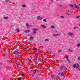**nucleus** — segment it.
I'll return each instance as SVG.
<instances>
[{
	"instance_id": "2",
	"label": "nucleus",
	"mask_w": 80,
	"mask_h": 80,
	"mask_svg": "<svg viewBox=\"0 0 80 80\" xmlns=\"http://www.w3.org/2000/svg\"><path fill=\"white\" fill-rule=\"evenodd\" d=\"M37 19L38 20H41L43 19V18L40 17V16H38L37 17Z\"/></svg>"
},
{
	"instance_id": "32",
	"label": "nucleus",
	"mask_w": 80,
	"mask_h": 80,
	"mask_svg": "<svg viewBox=\"0 0 80 80\" xmlns=\"http://www.w3.org/2000/svg\"><path fill=\"white\" fill-rule=\"evenodd\" d=\"M78 60H80V57H79L78 58Z\"/></svg>"
},
{
	"instance_id": "23",
	"label": "nucleus",
	"mask_w": 80,
	"mask_h": 80,
	"mask_svg": "<svg viewBox=\"0 0 80 80\" xmlns=\"http://www.w3.org/2000/svg\"><path fill=\"white\" fill-rule=\"evenodd\" d=\"M70 7H73V5H72V4H70Z\"/></svg>"
},
{
	"instance_id": "20",
	"label": "nucleus",
	"mask_w": 80,
	"mask_h": 80,
	"mask_svg": "<svg viewBox=\"0 0 80 80\" xmlns=\"http://www.w3.org/2000/svg\"><path fill=\"white\" fill-rule=\"evenodd\" d=\"M22 6L24 8L26 7V5H22Z\"/></svg>"
},
{
	"instance_id": "44",
	"label": "nucleus",
	"mask_w": 80,
	"mask_h": 80,
	"mask_svg": "<svg viewBox=\"0 0 80 80\" xmlns=\"http://www.w3.org/2000/svg\"><path fill=\"white\" fill-rule=\"evenodd\" d=\"M57 0V1H58V0Z\"/></svg>"
},
{
	"instance_id": "27",
	"label": "nucleus",
	"mask_w": 80,
	"mask_h": 80,
	"mask_svg": "<svg viewBox=\"0 0 80 80\" xmlns=\"http://www.w3.org/2000/svg\"><path fill=\"white\" fill-rule=\"evenodd\" d=\"M62 50H58V52H62Z\"/></svg>"
},
{
	"instance_id": "4",
	"label": "nucleus",
	"mask_w": 80,
	"mask_h": 80,
	"mask_svg": "<svg viewBox=\"0 0 80 80\" xmlns=\"http://www.w3.org/2000/svg\"><path fill=\"white\" fill-rule=\"evenodd\" d=\"M61 35V34H54L52 35L53 37L59 36Z\"/></svg>"
},
{
	"instance_id": "19",
	"label": "nucleus",
	"mask_w": 80,
	"mask_h": 80,
	"mask_svg": "<svg viewBox=\"0 0 80 80\" xmlns=\"http://www.w3.org/2000/svg\"><path fill=\"white\" fill-rule=\"evenodd\" d=\"M73 67L75 68V67H76V64H73Z\"/></svg>"
},
{
	"instance_id": "37",
	"label": "nucleus",
	"mask_w": 80,
	"mask_h": 80,
	"mask_svg": "<svg viewBox=\"0 0 80 80\" xmlns=\"http://www.w3.org/2000/svg\"><path fill=\"white\" fill-rule=\"evenodd\" d=\"M17 54H16V55H18L19 53H17Z\"/></svg>"
},
{
	"instance_id": "12",
	"label": "nucleus",
	"mask_w": 80,
	"mask_h": 80,
	"mask_svg": "<svg viewBox=\"0 0 80 80\" xmlns=\"http://www.w3.org/2000/svg\"><path fill=\"white\" fill-rule=\"evenodd\" d=\"M76 46H77V47H80V44L79 43L78 44H77Z\"/></svg>"
},
{
	"instance_id": "42",
	"label": "nucleus",
	"mask_w": 80,
	"mask_h": 80,
	"mask_svg": "<svg viewBox=\"0 0 80 80\" xmlns=\"http://www.w3.org/2000/svg\"><path fill=\"white\" fill-rule=\"evenodd\" d=\"M12 26H11V28H12Z\"/></svg>"
},
{
	"instance_id": "35",
	"label": "nucleus",
	"mask_w": 80,
	"mask_h": 80,
	"mask_svg": "<svg viewBox=\"0 0 80 80\" xmlns=\"http://www.w3.org/2000/svg\"><path fill=\"white\" fill-rule=\"evenodd\" d=\"M50 2H53V0H50Z\"/></svg>"
},
{
	"instance_id": "16",
	"label": "nucleus",
	"mask_w": 80,
	"mask_h": 80,
	"mask_svg": "<svg viewBox=\"0 0 80 80\" xmlns=\"http://www.w3.org/2000/svg\"><path fill=\"white\" fill-rule=\"evenodd\" d=\"M51 28H52V29L54 28H55V26H51Z\"/></svg>"
},
{
	"instance_id": "1",
	"label": "nucleus",
	"mask_w": 80,
	"mask_h": 80,
	"mask_svg": "<svg viewBox=\"0 0 80 80\" xmlns=\"http://www.w3.org/2000/svg\"><path fill=\"white\" fill-rule=\"evenodd\" d=\"M38 28H33L32 30L33 34H36V33H37V32L38 31Z\"/></svg>"
},
{
	"instance_id": "39",
	"label": "nucleus",
	"mask_w": 80,
	"mask_h": 80,
	"mask_svg": "<svg viewBox=\"0 0 80 80\" xmlns=\"http://www.w3.org/2000/svg\"><path fill=\"white\" fill-rule=\"evenodd\" d=\"M67 15H68L69 16V14H68V13H67Z\"/></svg>"
},
{
	"instance_id": "10",
	"label": "nucleus",
	"mask_w": 80,
	"mask_h": 80,
	"mask_svg": "<svg viewBox=\"0 0 80 80\" xmlns=\"http://www.w3.org/2000/svg\"><path fill=\"white\" fill-rule=\"evenodd\" d=\"M25 33H29L30 32V30H28L25 31Z\"/></svg>"
},
{
	"instance_id": "9",
	"label": "nucleus",
	"mask_w": 80,
	"mask_h": 80,
	"mask_svg": "<svg viewBox=\"0 0 80 80\" xmlns=\"http://www.w3.org/2000/svg\"><path fill=\"white\" fill-rule=\"evenodd\" d=\"M33 72L34 73H37L38 72L37 69H34L33 70Z\"/></svg>"
},
{
	"instance_id": "38",
	"label": "nucleus",
	"mask_w": 80,
	"mask_h": 80,
	"mask_svg": "<svg viewBox=\"0 0 80 80\" xmlns=\"http://www.w3.org/2000/svg\"><path fill=\"white\" fill-rule=\"evenodd\" d=\"M73 28L74 29H75L76 28V27H74V28Z\"/></svg>"
},
{
	"instance_id": "18",
	"label": "nucleus",
	"mask_w": 80,
	"mask_h": 80,
	"mask_svg": "<svg viewBox=\"0 0 80 80\" xmlns=\"http://www.w3.org/2000/svg\"><path fill=\"white\" fill-rule=\"evenodd\" d=\"M38 60L39 61H42V59L41 58H38Z\"/></svg>"
},
{
	"instance_id": "22",
	"label": "nucleus",
	"mask_w": 80,
	"mask_h": 80,
	"mask_svg": "<svg viewBox=\"0 0 80 80\" xmlns=\"http://www.w3.org/2000/svg\"><path fill=\"white\" fill-rule=\"evenodd\" d=\"M6 2H9L10 1L9 0H5Z\"/></svg>"
},
{
	"instance_id": "21",
	"label": "nucleus",
	"mask_w": 80,
	"mask_h": 80,
	"mask_svg": "<svg viewBox=\"0 0 80 80\" xmlns=\"http://www.w3.org/2000/svg\"><path fill=\"white\" fill-rule=\"evenodd\" d=\"M69 51L70 52H73V50H71V49H69Z\"/></svg>"
},
{
	"instance_id": "6",
	"label": "nucleus",
	"mask_w": 80,
	"mask_h": 80,
	"mask_svg": "<svg viewBox=\"0 0 80 80\" xmlns=\"http://www.w3.org/2000/svg\"><path fill=\"white\" fill-rule=\"evenodd\" d=\"M41 27H42V28H47V27L43 25H41Z\"/></svg>"
},
{
	"instance_id": "29",
	"label": "nucleus",
	"mask_w": 80,
	"mask_h": 80,
	"mask_svg": "<svg viewBox=\"0 0 80 80\" xmlns=\"http://www.w3.org/2000/svg\"><path fill=\"white\" fill-rule=\"evenodd\" d=\"M17 32H19V29H17Z\"/></svg>"
},
{
	"instance_id": "3",
	"label": "nucleus",
	"mask_w": 80,
	"mask_h": 80,
	"mask_svg": "<svg viewBox=\"0 0 80 80\" xmlns=\"http://www.w3.org/2000/svg\"><path fill=\"white\" fill-rule=\"evenodd\" d=\"M68 35H69V36H72L73 35V33L71 32H69L68 33Z\"/></svg>"
},
{
	"instance_id": "26",
	"label": "nucleus",
	"mask_w": 80,
	"mask_h": 80,
	"mask_svg": "<svg viewBox=\"0 0 80 80\" xmlns=\"http://www.w3.org/2000/svg\"><path fill=\"white\" fill-rule=\"evenodd\" d=\"M61 76H64V74L63 73H61Z\"/></svg>"
},
{
	"instance_id": "30",
	"label": "nucleus",
	"mask_w": 80,
	"mask_h": 80,
	"mask_svg": "<svg viewBox=\"0 0 80 80\" xmlns=\"http://www.w3.org/2000/svg\"><path fill=\"white\" fill-rule=\"evenodd\" d=\"M60 17H61V18H64V16H60Z\"/></svg>"
},
{
	"instance_id": "25",
	"label": "nucleus",
	"mask_w": 80,
	"mask_h": 80,
	"mask_svg": "<svg viewBox=\"0 0 80 80\" xmlns=\"http://www.w3.org/2000/svg\"><path fill=\"white\" fill-rule=\"evenodd\" d=\"M26 26H27V27H28V26H29V24L28 23H27L26 24Z\"/></svg>"
},
{
	"instance_id": "13",
	"label": "nucleus",
	"mask_w": 80,
	"mask_h": 80,
	"mask_svg": "<svg viewBox=\"0 0 80 80\" xmlns=\"http://www.w3.org/2000/svg\"><path fill=\"white\" fill-rule=\"evenodd\" d=\"M45 42H48V41H49V39H46L45 40Z\"/></svg>"
},
{
	"instance_id": "33",
	"label": "nucleus",
	"mask_w": 80,
	"mask_h": 80,
	"mask_svg": "<svg viewBox=\"0 0 80 80\" xmlns=\"http://www.w3.org/2000/svg\"><path fill=\"white\" fill-rule=\"evenodd\" d=\"M21 75H22V76H24V74L22 73L21 74Z\"/></svg>"
},
{
	"instance_id": "11",
	"label": "nucleus",
	"mask_w": 80,
	"mask_h": 80,
	"mask_svg": "<svg viewBox=\"0 0 80 80\" xmlns=\"http://www.w3.org/2000/svg\"><path fill=\"white\" fill-rule=\"evenodd\" d=\"M29 40H33V37H31L29 39Z\"/></svg>"
},
{
	"instance_id": "31",
	"label": "nucleus",
	"mask_w": 80,
	"mask_h": 80,
	"mask_svg": "<svg viewBox=\"0 0 80 80\" xmlns=\"http://www.w3.org/2000/svg\"><path fill=\"white\" fill-rule=\"evenodd\" d=\"M18 80H21V78H18Z\"/></svg>"
},
{
	"instance_id": "7",
	"label": "nucleus",
	"mask_w": 80,
	"mask_h": 80,
	"mask_svg": "<svg viewBox=\"0 0 80 80\" xmlns=\"http://www.w3.org/2000/svg\"><path fill=\"white\" fill-rule=\"evenodd\" d=\"M65 57L66 59L67 60L68 62H70L69 60V59H68V56H65Z\"/></svg>"
},
{
	"instance_id": "5",
	"label": "nucleus",
	"mask_w": 80,
	"mask_h": 80,
	"mask_svg": "<svg viewBox=\"0 0 80 80\" xmlns=\"http://www.w3.org/2000/svg\"><path fill=\"white\" fill-rule=\"evenodd\" d=\"M63 67H64L63 66H61L59 67V68L60 69V70L61 71H62V70H63Z\"/></svg>"
},
{
	"instance_id": "8",
	"label": "nucleus",
	"mask_w": 80,
	"mask_h": 80,
	"mask_svg": "<svg viewBox=\"0 0 80 80\" xmlns=\"http://www.w3.org/2000/svg\"><path fill=\"white\" fill-rule=\"evenodd\" d=\"M74 5L75 7V8H77V9H79V8H80L79 7H78V6H77L75 4H74Z\"/></svg>"
},
{
	"instance_id": "41",
	"label": "nucleus",
	"mask_w": 80,
	"mask_h": 80,
	"mask_svg": "<svg viewBox=\"0 0 80 80\" xmlns=\"http://www.w3.org/2000/svg\"><path fill=\"white\" fill-rule=\"evenodd\" d=\"M32 27V26H29V27Z\"/></svg>"
},
{
	"instance_id": "34",
	"label": "nucleus",
	"mask_w": 80,
	"mask_h": 80,
	"mask_svg": "<svg viewBox=\"0 0 80 80\" xmlns=\"http://www.w3.org/2000/svg\"><path fill=\"white\" fill-rule=\"evenodd\" d=\"M15 52L17 53H18V51H16Z\"/></svg>"
},
{
	"instance_id": "36",
	"label": "nucleus",
	"mask_w": 80,
	"mask_h": 80,
	"mask_svg": "<svg viewBox=\"0 0 80 80\" xmlns=\"http://www.w3.org/2000/svg\"><path fill=\"white\" fill-rule=\"evenodd\" d=\"M79 17V16H77L76 17V18H78Z\"/></svg>"
},
{
	"instance_id": "17",
	"label": "nucleus",
	"mask_w": 80,
	"mask_h": 80,
	"mask_svg": "<svg viewBox=\"0 0 80 80\" xmlns=\"http://www.w3.org/2000/svg\"><path fill=\"white\" fill-rule=\"evenodd\" d=\"M43 22H47V20L45 19H43Z\"/></svg>"
},
{
	"instance_id": "28",
	"label": "nucleus",
	"mask_w": 80,
	"mask_h": 80,
	"mask_svg": "<svg viewBox=\"0 0 80 80\" xmlns=\"http://www.w3.org/2000/svg\"><path fill=\"white\" fill-rule=\"evenodd\" d=\"M51 77L52 78H53V77H54V75L52 74L51 75Z\"/></svg>"
},
{
	"instance_id": "15",
	"label": "nucleus",
	"mask_w": 80,
	"mask_h": 80,
	"mask_svg": "<svg viewBox=\"0 0 80 80\" xmlns=\"http://www.w3.org/2000/svg\"><path fill=\"white\" fill-rule=\"evenodd\" d=\"M3 18L4 19H8V18L7 17H3Z\"/></svg>"
},
{
	"instance_id": "14",
	"label": "nucleus",
	"mask_w": 80,
	"mask_h": 80,
	"mask_svg": "<svg viewBox=\"0 0 80 80\" xmlns=\"http://www.w3.org/2000/svg\"><path fill=\"white\" fill-rule=\"evenodd\" d=\"M79 66V64H77L76 65V68H78V67Z\"/></svg>"
},
{
	"instance_id": "24",
	"label": "nucleus",
	"mask_w": 80,
	"mask_h": 80,
	"mask_svg": "<svg viewBox=\"0 0 80 80\" xmlns=\"http://www.w3.org/2000/svg\"><path fill=\"white\" fill-rule=\"evenodd\" d=\"M33 50H37V48H33Z\"/></svg>"
},
{
	"instance_id": "43",
	"label": "nucleus",
	"mask_w": 80,
	"mask_h": 80,
	"mask_svg": "<svg viewBox=\"0 0 80 80\" xmlns=\"http://www.w3.org/2000/svg\"><path fill=\"white\" fill-rule=\"evenodd\" d=\"M79 6H80V4H79Z\"/></svg>"
},
{
	"instance_id": "40",
	"label": "nucleus",
	"mask_w": 80,
	"mask_h": 80,
	"mask_svg": "<svg viewBox=\"0 0 80 80\" xmlns=\"http://www.w3.org/2000/svg\"><path fill=\"white\" fill-rule=\"evenodd\" d=\"M55 33H57V31H55Z\"/></svg>"
}]
</instances>
